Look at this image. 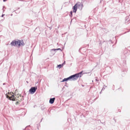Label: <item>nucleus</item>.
Instances as JSON below:
<instances>
[{
    "label": "nucleus",
    "instance_id": "obj_10",
    "mask_svg": "<svg viewBox=\"0 0 130 130\" xmlns=\"http://www.w3.org/2000/svg\"><path fill=\"white\" fill-rule=\"evenodd\" d=\"M19 97H21V98L20 99L21 100H24V96H23L21 94L20 95V96H18V98H19V99H20Z\"/></svg>",
    "mask_w": 130,
    "mask_h": 130
},
{
    "label": "nucleus",
    "instance_id": "obj_31",
    "mask_svg": "<svg viewBox=\"0 0 130 130\" xmlns=\"http://www.w3.org/2000/svg\"><path fill=\"white\" fill-rule=\"evenodd\" d=\"M73 19H72L71 20V22H72V20H73Z\"/></svg>",
    "mask_w": 130,
    "mask_h": 130
},
{
    "label": "nucleus",
    "instance_id": "obj_18",
    "mask_svg": "<svg viewBox=\"0 0 130 130\" xmlns=\"http://www.w3.org/2000/svg\"><path fill=\"white\" fill-rule=\"evenodd\" d=\"M108 41L109 42H110L112 43H113V42L111 40H110Z\"/></svg>",
    "mask_w": 130,
    "mask_h": 130
},
{
    "label": "nucleus",
    "instance_id": "obj_13",
    "mask_svg": "<svg viewBox=\"0 0 130 130\" xmlns=\"http://www.w3.org/2000/svg\"><path fill=\"white\" fill-rule=\"evenodd\" d=\"M70 16L71 18L72 17V16L73 12L72 11H71L70 12Z\"/></svg>",
    "mask_w": 130,
    "mask_h": 130
},
{
    "label": "nucleus",
    "instance_id": "obj_15",
    "mask_svg": "<svg viewBox=\"0 0 130 130\" xmlns=\"http://www.w3.org/2000/svg\"><path fill=\"white\" fill-rule=\"evenodd\" d=\"M67 79L66 78H65L63 80L61 81V82H64L67 81Z\"/></svg>",
    "mask_w": 130,
    "mask_h": 130
},
{
    "label": "nucleus",
    "instance_id": "obj_37",
    "mask_svg": "<svg viewBox=\"0 0 130 130\" xmlns=\"http://www.w3.org/2000/svg\"><path fill=\"white\" fill-rule=\"evenodd\" d=\"M67 86V87H68V86Z\"/></svg>",
    "mask_w": 130,
    "mask_h": 130
},
{
    "label": "nucleus",
    "instance_id": "obj_22",
    "mask_svg": "<svg viewBox=\"0 0 130 130\" xmlns=\"http://www.w3.org/2000/svg\"><path fill=\"white\" fill-rule=\"evenodd\" d=\"M105 89V88L103 87L102 89V91L104 90Z\"/></svg>",
    "mask_w": 130,
    "mask_h": 130
},
{
    "label": "nucleus",
    "instance_id": "obj_11",
    "mask_svg": "<svg viewBox=\"0 0 130 130\" xmlns=\"http://www.w3.org/2000/svg\"><path fill=\"white\" fill-rule=\"evenodd\" d=\"M63 65L62 64H59L57 66V67L59 69H60L62 67H63Z\"/></svg>",
    "mask_w": 130,
    "mask_h": 130
},
{
    "label": "nucleus",
    "instance_id": "obj_16",
    "mask_svg": "<svg viewBox=\"0 0 130 130\" xmlns=\"http://www.w3.org/2000/svg\"><path fill=\"white\" fill-rule=\"evenodd\" d=\"M12 93L13 94V93L11 92L10 93L9 92L8 93V95H9L10 96L11 95H12Z\"/></svg>",
    "mask_w": 130,
    "mask_h": 130
},
{
    "label": "nucleus",
    "instance_id": "obj_3",
    "mask_svg": "<svg viewBox=\"0 0 130 130\" xmlns=\"http://www.w3.org/2000/svg\"><path fill=\"white\" fill-rule=\"evenodd\" d=\"M75 4H77V8L79 9L80 10H82L84 7L83 3L78 2Z\"/></svg>",
    "mask_w": 130,
    "mask_h": 130
},
{
    "label": "nucleus",
    "instance_id": "obj_38",
    "mask_svg": "<svg viewBox=\"0 0 130 130\" xmlns=\"http://www.w3.org/2000/svg\"><path fill=\"white\" fill-rule=\"evenodd\" d=\"M100 120V122L101 121L100 120Z\"/></svg>",
    "mask_w": 130,
    "mask_h": 130
},
{
    "label": "nucleus",
    "instance_id": "obj_33",
    "mask_svg": "<svg viewBox=\"0 0 130 130\" xmlns=\"http://www.w3.org/2000/svg\"><path fill=\"white\" fill-rule=\"evenodd\" d=\"M49 59V58H47L46 59V60H47V59Z\"/></svg>",
    "mask_w": 130,
    "mask_h": 130
},
{
    "label": "nucleus",
    "instance_id": "obj_20",
    "mask_svg": "<svg viewBox=\"0 0 130 130\" xmlns=\"http://www.w3.org/2000/svg\"><path fill=\"white\" fill-rule=\"evenodd\" d=\"M82 49V48H79V50H78V52H79V53H81V52H80V50Z\"/></svg>",
    "mask_w": 130,
    "mask_h": 130
},
{
    "label": "nucleus",
    "instance_id": "obj_14",
    "mask_svg": "<svg viewBox=\"0 0 130 130\" xmlns=\"http://www.w3.org/2000/svg\"><path fill=\"white\" fill-rule=\"evenodd\" d=\"M5 95L6 98H7L8 100H9L10 97L9 95H8L7 94H6Z\"/></svg>",
    "mask_w": 130,
    "mask_h": 130
},
{
    "label": "nucleus",
    "instance_id": "obj_5",
    "mask_svg": "<svg viewBox=\"0 0 130 130\" xmlns=\"http://www.w3.org/2000/svg\"><path fill=\"white\" fill-rule=\"evenodd\" d=\"M18 41L16 40H13L10 43V45L12 46H18Z\"/></svg>",
    "mask_w": 130,
    "mask_h": 130
},
{
    "label": "nucleus",
    "instance_id": "obj_8",
    "mask_svg": "<svg viewBox=\"0 0 130 130\" xmlns=\"http://www.w3.org/2000/svg\"><path fill=\"white\" fill-rule=\"evenodd\" d=\"M9 100L12 101H14L15 100V97L14 95H11L10 96Z\"/></svg>",
    "mask_w": 130,
    "mask_h": 130
},
{
    "label": "nucleus",
    "instance_id": "obj_36",
    "mask_svg": "<svg viewBox=\"0 0 130 130\" xmlns=\"http://www.w3.org/2000/svg\"><path fill=\"white\" fill-rule=\"evenodd\" d=\"M26 82L27 83H28V82L27 81Z\"/></svg>",
    "mask_w": 130,
    "mask_h": 130
},
{
    "label": "nucleus",
    "instance_id": "obj_24",
    "mask_svg": "<svg viewBox=\"0 0 130 130\" xmlns=\"http://www.w3.org/2000/svg\"><path fill=\"white\" fill-rule=\"evenodd\" d=\"M30 126L29 125H28V126H26L25 128H24V129H23V130H26V127H28V126Z\"/></svg>",
    "mask_w": 130,
    "mask_h": 130
},
{
    "label": "nucleus",
    "instance_id": "obj_34",
    "mask_svg": "<svg viewBox=\"0 0 130 130\" xmlns=\"http://www.w3.org/2000/svg\"><path fill=\"white\" fill-rule=\"evenodd\" d=\"M105 86V87H107L106 86H105V85L104 86Z\"/></svg>",
    "mask_w": 130,
    "mask_h": 130
},
{
    "label": "nucleus",
    "instance_id": "obj_26",
    "mask_svg": "<svg viewBox=\"0 0 130 130\" xmlns=\"http://www.w3.org/2000/svg\"><path fill=\"white\" fill-rule=\"evenodd\" d=\"M5 15L4 14H2V15H1V17H3V16Z\"/></svg>",
    "mask_w": 130,
    "mask_h": 130
},
{
    "label": "nucleus",
    "instance_id": "obj_7",
    "mask_svg": "<svg viewBox=\"0 0 130 130\" xmlns=\"http://www.w3.org/2000/svg\"><path fill=\"white\" fill-rule=\"evenodd\" d=\"M77 9V4H75L72 7L73 11L74 13H76Z\"/></svg>",
    "mask_w": 130,
    "mask_h": 130
},
{
    "label": "nucleus",
    "instance_id": "obj_17",
    "mask_svg": "<svg viewBox=\"0 0 130 130\" xmlns=\"http://www.w3.org/2000/svg\"><path fill=\"white\" fill-rule=\"evenodd\" d=\"M56 51L60 50L61 51H62V50H61L60 48H57L56 49Z\"/></svg>",
    "mask_w": 130,
    "mask_h": 130
},
{
    "label": "nucleus",
    "instance_id": "obj_19",
    "mask_svg": "<svg viewBox=\"0 0 130 130\" xmlns=\"http://www.w3.org/2000/svg\"><path fill=\"white\" fill-rule=\"evenodd\" d=\"M52 51L55 52L56 51V49H53L51 50Z\"/></svg>",
    "mask_w": 130,
    "mask_h": 130
},
{
    "label": "nucleus",
    "instance_id": "obj_29",
    "mask_svg": "<svg viewBox=\"0 0 130 130\" xmlns=\"http://www.w3.org/2000/svg\"><path fill=\"white\" fill-rule=\"evenodd\" d=\"M7 0H3V1L4 2H6V1H7Z\"/></svg>",
    "mask_w": 130,
    "mask_h": 130
},
{
    "label": "nucleus",
    "instance_id": "obj_6",
    "mask_svg": "<svg viewBox=\"0 0 130 130\" xmlns=\"http://www.w3.org/2000/svg\"><path fill=\"white\" fill-rule=\"evenodd\" d=\"M66 78L67 81L68 80H76L74 75H71L68 77L67 78Z\"/></svg>",
    "mask_w": 130,
    "mask_h": 130
},
{
    "label": "nucleus",
    "instance_id": "obj_12",
    "mask_svg": "<svg viewBox=\"0 0 130 130\" xmlns=\"http://www.w3.org/2000/svg\"><path fill=\"white\" fill-rule=\"evenodd\" d=\"M45 108V107L44 106H42L41 107V110H44V109Z\"/></svg>",
    "mask_w": 130,
    "mask_h": 130
},
{
    "label": "nucleus",
    "instance_id": "obj_25",
    "mask_svg": "<svg viewBox=\"0 0 130 130\" xmlns=\"http://www.w3.org/2000/svg\"><path fill=\"white\" fill-rule=\"evenodd\" d=\"M19 103V102H17L16 103V105H17V104H18Z\"/></svg>",
    "mask_w": 130,
    "mask_h": 130
},
{
    "label": "nucleus",
    "instance_id": "obj_27",
    "mask_svg": "<svg viewBox=\"0 0 130 130\" xmlns=\"http://www.w3.org/2000/svg\"><path fill=\"white\" fill-rule=\"evenodd\" d=\"M95 80H96V81H98V79H96H96H95Z\"/></svg>",
    "mask_w": 130,
    "mask_h": 130
},
{
    "label": "nucleus",
    "instance_id": "obj_30",
    "mask_svg": "<svg viewBox=\"0 0 130 130\" xmlns=\"http://www.w3.org/2000/svg\"><path fill=\"white\" fill-rule=\"evenodd\" d=\"M5 84H6V83H3V85H5Z\"/></svg>",
    "mask_w": 130,
    "mask_h": 130
},
{
    "label": "nucleus",
    "instance_id": "obj_9",
    "mask_svg": "<svg viewBox=\"0 0 130 130\" xmlns=\"http://www.w3.org/2000/svg\"><path fill=\"white\" fill-rule=\"evenodd\" d=\"M55 98H51L49 100V103L51 104H53L54 102Z\"/></svg>",
    "mask_w": 130,
    "mask_h": 130
},
{
    "label": "nucleus",
    "instance_id": "obj_21",
    "mask_svg": "<svg viewBox=\"0 0 130 130\" xmlns=\"http://www.w3.org/2000/svg\"><path fill=\"white\" fill-rule=\"evenodd\" d=\"M65 63H66L65 61H64V62L62 64L63 65H63H64L65 64Z\"/></svg>",
    "mask_w": 130,
    "mask_h": 130
},
{
    "label": "nucleus",
    "instance_id": "obj_32",
    "mask_svg": "<svg viewBox=\"0 0 130 130\" xmlns=\"http://www.w3.org/2000/svg\"><path fill=\"white\" fill-rule=\"evenodd\" d=\"M42 119H43V118H42V119L41 120V121H42Z\"/></svg>",
    "mask_w": 130,
    "mask_h": 130
},
{
    "label": "nucleus",
    "instance_id": "obj_4",
    "mask_svg": "<svg viewBox=\"0 0 130 130\" xmlns=\"http://www.w3.org/2000/svg\"><path fill=\"white\" fill-rule=\"evenodd\" d=\"M83 71H82L79 73L74 74L76 80L79 77H81L83 75V74L85 73H83Z\"/></svg>",
    "mask_w": 130,
    "mask_h": 130
},
{
    "label": "nucleus",
    "instance_id": "obj_2",
    "mask_svg": "<svg viewBox=\"0 0 130 130\" xmlns=\"http://www.w3.org/2000/svg\"><path fill=\"white\" fill-rule=\"evenodd\" d=\"M18 46L17 47L19 48L21 47H22L25 45L23 41L22 40H18Z\"/></svg>",
    "mask_w": 130,
    "mask_h": 130
},
{
    "label": "nucleus",
    "instance_id": "obj_1",
    "mask_svg": "<svg viewBox=\"0 0 130 130\" xmlns=\"http://www.w3.org/2000/svg\"><path fill=\"white\" fill-rule=\"evenodd\" d=\"M37 86L31 87L29 90V92L31 94H33L35 93L37 89Z\"/></svg>",
    "mask_w": 130,
    "mask_h": 130
},
{
    "label": "nucleus",
    "instance_id": "obj_23",
    "mask_svg": "<svg viewBox=\"0 0 130 130\" xmlns=\"http://www.w3.org/2000/svg\"><path fill=\"white\" fill-rule=\"evenodd\" d=\"M4 7H5V6H4L3 7V9H3V12H4V11H5V10H4Z\"/></svg>",
    "mask_w": 130,
    "mask_h": 130
},
{
    "label": "nucleus",
    "instance_id": "obj_28",
    "mask_svg": "<svg viewBox=\"0 0 130 130\" xmlns=\"http://www.w3.org/2000/svg\"><path fill=\"white\" fill-rule=\"evenodd\" d=\"M49 28H50V29L51 30L52 28V27H50Z\"/></svg>",
    "mask_w": 130,
    "mask_h": 130
},
{
    "label": "nucleus",
    "instance_id": "obj_35",
    "mask_svg": "<svg viewBox=\"0 0 130 130\" xmlns=\"http://www.w3.org/2000/svg\"><path fill=\"white\" fill-rule=\"evenodd\" d=\"M101 123H102V122H101Z\"/></svg>",
    "mask_w": 130,
    "mask_h": 130
}]
</instances>
